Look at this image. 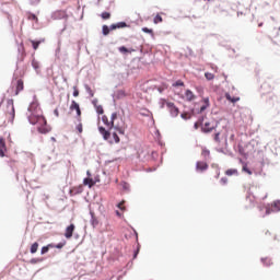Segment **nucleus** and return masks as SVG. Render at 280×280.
<instances>
[{
  "label": "nucleus",
  "mask_w": 280,
  "mask_h": 280,
  "mask_svg": "<svg viewBox=\"0 0 280 280\" xmlns=\"http://www.w3.org/2000/svg\"><path fill=\"white\" fill-rule=\"evenodd\" d=\"M164 104L171 116L178 117L180 110L176 107V105L173 102H165Z\"/></svg>",
  "instance_id": "nucleus-5"
},
{
  "label": "nucleus",
  "mask_w": 280,
  "mask_h": 280,
  "mask_svg": "<svg viewBox=\"0 0 280 280\" xmlns=\"http://www.w3.org/2000/svg\"><path fill=\"white\" fill-rule=\"evenodd\" d=\"M56 117H59L58 109H55Z\"/></svg>",
  "instance_id": "nucleus-48"
},
{
  "label": "nucleus",
  "mask_w": 280,
  "mask_h": 280,
  "mask_svg": "<svg viewBox=\"0 0 280 280\" xmlns=\"http://www.w3.org/2000/svg\"><path fill=\"white\" fill-rule=\"evenodd\" d=\"M201 156H203V159L207 161V159H209V156H211V151H209L207 148H202Z\"/></svg>",
  "instance_id": "nucleus-18"
},
{
  "label": "nucleus",
  "mask_w": 280,
  "mask_h": 280,
  "mask_svg": "<svg viewBox=\"0 0 280 280\" xmlns=\"http://www.w3.org/2000/svg\"><path fill=\"white\" fill-rule=\"evenodd\" d=\"M70 110H75L77 121H80V117H82V109H80V104H78L75 101H72L70 104Z\"/></svg>",
  "instance_id": "nucleus-6"
},
{
  "label": "nucleus",
  "mask_w": 280,
  "mask_h": 280,
  "mask_svg": "<svg viewBox=\"0 0 280 280\" xmlns=\"http://www.w3.org/2000/svg\"><path fill=\"white\" fill-rule=\"evenodd\" d=\"M86 91H88V93L91 95V97H93V90H91V88H86Z\"/></svg>",
  "instance_id": "nucleus-45"
},
{
  "label": "nucleus",
  "mask_w": 280,
  "mask_h": 280,
  "mask_svg": "<svg viewBox=\"0 0 280 280\" xmlns=\"http://www.w3.org/2000/svg\"><path fill=\"white\" fill-rule=\"evenodd\" d=\"M215 129V127L213 125H211V122H205V125L201 127L202 132H213V130Z\"/></svg>",
  "instance_id": "nucleus-12"
},
{
  "label": "nucleus",
  "mask_w": 280,
  "mask_h": 280,
  "mask_svg": "<svg viewBox=\"0 0 280 280\" xmlns=\"http://www.w3.org/2000/svg\"><path fill=\"white\" fill-rule=\"evenodd\" d=\"M67 242L58 243L57 245H54V248H65Z\"/></svg>",
  "instance_id": "nucleus-39"
},
{
  "label": "nucleus",
  "mask_w": 280,
  "mask_h": 280,
  "mask_svg": "<svg viewBox=\"0 0 280 280\" xmlns=\"http://www.w3.org/2000/svg\"><path fill=\"white\" fill-rule=\"evenodd\" d=\"M19 51L22 52L21 60H24V58H25V47L23 45H21V48H19Z\"/></svg>",
  "instance_id": "nucleus-37"
},
{
  "label": "nucleus",
  "mask_w": 280,
  "mask_h": 280,
  "mask_svg": "<svg viewBox=\"0 0 280 280\" xmlns=\"http://www.w3.org/2000/svg\"><path fill=\"white\" fill-rule=\"evenodd\" d=\"M116 214L119 215V217H121V213H119V211H116Z\"/></svg>",
  "instance_id": "nucleus-53"
},
{
  "label": "nucleus",
  "mask_w": 280,
  "mask_h": 280,
  "mask_svg": "<svg viewBox=\"0 0 280 280\" xmlns=\"http://www.w3.org/2000/svg\"><path fill=\"white\" fill-rule=\"evenodd\" d=\"M82 191H84V186H82V185L74 186L70 189V195L78 196V194H82Z\"/></svg>",
  "instance_id": "nucleus-10"
},
{
  "label": "nucleus",
  "mask_w": 280,
  "mask_h": 280,
  "mask_svg": "<svg viewBox=\"0 0 280 280\" xmlns=\"http://www.w3.org/2000/svg\"><path fill=\"white\" fill-rule=\"evenodd\" d=\"M83 185L91 188V187L95 186V180H93V178H91V177H86L83 179Z\"/></svg>",
  "instance_id": "nucleus-17"
},
{
  "label": "nucleus",
  "mask_w": 280,
  "mask_h": 280,
  "mask_svg": "<svg viewBox=\"0 0 280 280\" xmlns=\"http://www.w3.org/2000/svg\"><path fill=\"white\" fill-rule=\"evenodd\" d=\"M116 119H117V113H113L110 116V119H108V116L106 115L102 117V121L106 126V128H108V130H113V128H115L116 130H119V128H121V125H119V122H115Z\"/></svg>",
  "instance_id": "nucleus-2"
},
{
  "label": "nucleus",
  "mask_w": 280,
  "mask_h": 280,
  "mask_svg": "<svg viewBox=\"0 0 280 280\" xmlns=\"http://www.w3.org/2000/svg\"><path fill=\"white\" fill-rule=\"evenodd\" d=\"M218 173H217V178H219V176H220V171H217Z\"/></svg>",
  "instance_id": "nucleus-52"
},
{
  "label": "nucleus",
  "mask_w": 280,
  "mask_h": 280,
  "mask_svg": "<svg viewBox=\"0 0 280 280\" xmlns=\"http://www.w3.org/2000/svg\"><path fill=\"white\" fill-rule=\"evenodd\" d=\"M196 170L197 172H206V170H209V164H207V162L198 161L196 163Z\"/></svg>",
  "instance_id": "nucleus-9"
},
{
  "label": "nucleus",
  "mask_w": 280,
  "mask_h": 280,
  "mask_svg": "<svg viewBox=\"0 0 280 280\" xmlns=\"http://www.w3.org/2000/svg\"><path fill=\"white\" fill-rule=\"evenodd\" d=\"M8 152V145H5V139L0 138V158L3 159Z\"/></svg>",
  "instance_id": "nucleus-8"
},
{
  "label": "nucleus",
  "mask_w": 280,
  "mask_h": 280,
  "mask_svg": "<svg viewBox=\"0 0 280 280\" xmlns=\"http://www.w3.org/2000/svg\"><path fill=\"white\" fill-rule=\"evenodd\" d=\"M126 22H119V23H117V24H112L110 26H109V31H113V30H121V28H124V27H126Z\"/></svg>",
  "instance_id": "nucleus-15"
},
{
  "label": "nucleus",
  "mask_w": 280,
  "mask_h": 280,
  "mask_svg": "<svg viewBox=\"0 0 280 280\" xmlns=\"http://www.w3.org/2000/svg\"><path fill=\"white\" fill-rule=\"evenodd\" d=\"M142 32H144V34H151V36H154V31L152 28L143 27Z\"/></svg>",
  "instance_id": "nucleus-29"
},
{
  "label": "nucleus",
  "mask_w": 280,
  "mask_h": 280,
  "mask_svg": "<svg viewBox=\"0 0 280 280\" xmlns=\"http://www.w3.org/2000/svg\"><path fill=\"white\" fill-rule=\"evenodd\" d=\"M242 170H243V172H246V164L245 163H243Z\"/></svg>",
  "instance_id": "nucleus-47"
},
{
  "label": "nucleus",
  "mask_w": 280,
  "mask_h": 280,
  "mask_svg": "<svg viewBox=\"0 0 280 280\" xmlns=\"http://www.w3.org/2000/svg\"><path fill=\"white\" fill-rule=\"evenodd\" d=\"M118 51H120V54H132V51H135V49L129 50L125 46H121V47L118 48Z\"/></svg>",
  "instance_id": "nucleus-22"
},
{
  "label": "nucleus",
  "mask_w": 280,
  "mask_h": 280,
  "mask_svg": "<svg viewBox=\"0 0 280 280\" xmlns=\"http://www.w3.org/2000/svg\"><path fill=\"white\" fill-rule=\"evenodd\" d=\"M225 175L226 176H237V170L229 168L228 171H225Z\"/></svg>",
  "instance_id": "nucleus-21"
},
{
  "label": "nucleus",
  "mask_w": 280,
  "mask_h": 280,
  "mask_svg": "<svg viewBox=\"0 0 280 280\" xmlns=\"http://www.w3.org/2000/svg\"><path fill=\"white\" fill-rule=\"evenodd\" d=\"M113 138H114L115 143H119V136H117L116 132L113 133Z\"/></svg>",
  "instance_id": "nucleus-41"
},
{
  "label": "nucleus",
  "mask_w": 280,
  "mask_h": 280,
  "mask_svg": "<svg viewBox=\"0 0 280 280\" xmlns=\"http://www.w3.org/2000/svg\"><path fill=\"white\" fill-rule=\"evenodd\" d=\"M214 141H217V143H220V132L214 135Z\"/></svg>",
  "instance_id": "nucleus-43"
},
{
  "label": "nucleus",
  "mask_w": 280,
  "mask_h": 280,
  "mask_svg": "<svg viewBox=\"0 0 280 280\" xmlns=\"http://www.w3.org/2000/svg\"><path fill=\"white\" fill-rule=\"evenodd\" d=\"M32 67L35 69V71H38V69H40V63H38V61H36V60H33Z\"/></svg>",
  "instance_id": "nucleus-31"
},
{
  "label": "nucleus",
  "mask_w": 280,
  "mask_h": 280,
  "mask_svg": "<svg viewBox=\"0 0 280 280\" xmlns=\"http://www.w3.org/2000/svg\"><path fill=\"white\" fill-rule=\"evenodd\" d=\"M49 248H54L52 244H48L47 246L42 247V255H45L47 253H49Z\"/></svg>",
  "instance_id": "nucleus-23"
},
{
  "label": "nucleus",
  "mask_w": 280,
  "mask_h": 280,
  "mask_svg": "<svg viewBox=\"0 0 280 280\" xmlns=\"http://www.w3.org/2000/svg\"><path fill=\"white\" fill-rule=\"evenodd\" d=\"M86 174H88L89 178H91V172L88 171Z\"/></svg>",
  "instance_id": "nucleus-51"
},
{
  "label": "nucleus",
  "mask_w": 280,
  "mask_h": 280,
  "mask_svg": "<svg viewBox=\"0 0 280 280\" xmlns=\"http://www.w3.org/2000/svg\"><path fill=\"white\" fill-rule=\"evenodd\" d=\"M173 86H185V82H183V80H177L175 83H173Z\"/></svg>",
  "instance_id": "nucleus-35"
},
{
  "label": "nucleus",
  "mask_w": 280,
  "mask_h": 280,
  "mask_svg": "<svg viewBox=\"0 0 280 280\" xmlns=\"http://www.w3.org/2000/svg\"><path fill=\"white\" fill-rule=\"evenodd\" d=\"M37 252H38V243H33L32 246H31L32 255H34Z\"/></svg>",
  "instance_id": "nucleus-25"
},
{
  "label": "nucleus",
  "mask_w": 280,
  "mask_h": 280,
  "mask_svg": "<svg viewBox=\"0 0 280 280\" xmlns=\"http://www.w3.org/2000/svg\"><path fill=\"white\" fill-rule=\"evenodd\" d=\"M198 127H199V125H198V122H196V124H195L196 130H198Z\"/></svg>",
  "instance_id": "nucleus-50"
},
{
  "label": "nucleus",
  "mask_w": 280,
  "mask_h": 280,
  "mask_svg": "<svg viewBox=\"0 0 280 280\" xmlns=\"http://www.w3.org/2000/svg\"><path fill=\"white\" fill-rule=\"evenodd\" d=\"M225 98L228 100V102H231L232 104H235V102H240V97H233L229 93L225 94Z\"/></svg>",
  "instance_id": "nucleus-19"
},
{
  "label": "nucleus",
  "mask_w": 280,
  "mask_h": 280,
  "mask_svg": "<svg viewBox=\"0 0 280 280\" xmlns=\"http://www.w3.org/2000/svg\"><path fill=\"white\" fill-rule=\"evenodd\" d=\"M221 183H222L223 185H226V183H229V179H228L226 177H223V178H221Z\"/></svg>",
  "instance_id": "nucleus-44"
},
{
  "label": "nucleus",
  "mask_w": 280,
  "mask_h": 280,
  "mask_svg": "<svg viewBox=\"0 0 280 280\" xmlns=\"http://www.w3.org/2000/svg\"><path fill=\"white\" fill-rule=\"evenodd\" d=\"M153 23H155V25L159 24V23H163V18L160 14H158L154 18Z\"/></svg>",
  "instance_id": "nucleus-27"
},
{
  "label": "nucleus",
  "mask_w": 280,
  "mask_h": 280,
  "mask_svg": "<svg viewBox=\"0 0 280 280\" xmlns=\"http://www.w3.org/2000/svg\"><path fill=\"white\" fill-rule=\"evenodd\" d=\"M5 115L9 119H11V121H14V117L16 115V112L14 109V101L13 100H9L7 101V110H5Z\"/></svg>",
  "instance_id": "nucleus-3"
},
{
  "label": "nucleus",
  "mask_w": 280,
  "mask_h": 280,
  "mask_svg": "<svg viewBox=\"0 0 280 280\" xmlns=\"http://www.w3.org/2000/svg\"><path fill=\"white\" fill-rule=\"evenodd\" d=\"M272 207L275 208V211H280V201H275Z\"/></svg>",
  "instance_id": "nucleus-36"
},
{
  "label": "nucleus",
  "mask_w": 280,
  "mask_h": 280,
  "mask_svg": "<svg viewBox=\"0 0 280 280\" xmlns=\"http://www.w3.org/2000/svg\"><path fill=\"white\" fill-rule=\"evenodd\" d=\"M124 205H126V201H120L118 205H117V207H118V209H120V211H126V206H124Z\"/></svg>",
  "instance_id": "nucleus-32"
},
{
  "label": "nucleus",
  "mask_w": 280,
  "mask_h": 280,
  "mask_svg": "<svg viewBox=\"0 0 280 280\" xmlns=\"http://www.w3.org/2000/svg\"><path fill=\"white\" fill-rule=\"evenodd\" d=\"M32 108H34V104L28 107V110L32 113Z\"/></svg>",
  "instance_id": "nucleus-49"
},
{
  "label": "nucleus",
  "mask_w": 280,
  "mask_h": 280,
  "mask_svg": "<svg viewBox=\"0 0 280 280\" xmlns=\"http://www.w3.org/2000/svg\"><path fill=\"white\" fill-rule=\"evenodd\" d=\"M96 113H98V115H104V107H102V105L96 106Z\"/></svg>",
  "instance_id": "nucleus-38"
},
{
  "label": "nucleus",
  "mask_w": 280,
  "mask_h": 280,
  "mask_svg": "<svg viewBox=\"0 0 280 280\" xmlns=\"http://www.w3.org/2000/svg\"><path fill=\"white\" fill-rule=\"evenodd\" d=\"M110 34V28L107 25H103V35L108 36Z\"/></svg>",
  "instance_id": "nucleus-28"
},
{
  "label": "nucleus",
  "mask_w": 280,
  "mask_h": 280,
  "mask_svg": "<svg viewBox=\"0 0 280 280\" xmlns=\"http://www.w3.org/2000/svg\"><path fill=\"white\" fill-rule=\"evenodd\" d=\"M91 224L94 229H95V226H98V224H100V221L96 219L95 214H92Z\"/></svg>",
  "instance_id": "nucleus-24"
},
{
  "label": "nucleus",
  "mask_w": 280,
  "mask_h": 280,
  "mask_svg": "<svg viewBox=\"0 0 280 280\" xmlns=\"http://www.w3.org/2000/svg\"><path fill=\"white\" fill-rule=\"evenodd\" d=\"M23 89H25V85L21 79L16 80V81H12L11 91H12L13 95H19V93L21 91H23Z\"/></svg>",
  "instance_id": "nucleus-4"
},
{
  "label": "nucleus",
  "mask_w": 280,
  "mask_h": 280,
  "mask_svg": "<svg viewBox=\"0 0 280 280\" xmlns=\"http://www.w3.org/2000/svg\"><path fill=\"white\" fill-rule=\"evenodd\" d=\"M75 130H77L78 135H82V132H84V126L82 125V117H80V120H78Z\"/></svg>",
  "instance_id": "nucleus-16"
},
{
  "label": "nucleus",
  "mask_w": 280,
  "mask_h": 280,
  "mask_svg": "<svg viewBox=\"0 0 280 280\" xmlns=\"http://www.w3.org/2000/svg\"><path fill=\"white\" fill-rule=\"evenodd\" d=\"M238 152H240V154H242V156L246 155V150L243 148L242 144H238Z\"/></svg>",
  "instance_id": "nucleus-34"
},
{
  "label": "nucleus",
  "mask_w": 280,
  "mask_h": 280,
  "mask_svg": "<svg viewBox=\"0 0 280 280\" xmlns=\"http://www.w3.org/2000/svg\"><path fill=\"white\" fill-rule=\"evenodd\" d=\"M101 16H102V19H103L104 21H108V19H110V13H108V12H103V13L101 14Z\"/></svg>",
  "instance_id": "nucleus-33"
},
{
  "label": "nucleus",
  "mask_w": 280,
  "mask_h": 280,
  "mask_svg": "<svg viewBox=\"0 0 280 280\" xmlns=\"http://www.w3.org/2000/svg\"><path fill=\"white\" fill-rule=\"evenodd\" d=\"M185 97H186L187 102H194V100H196V95L194 94V92L191 90H186Z\"/></svg>",
  "instance_id": "nucleus-14"
},
{
  "label": "nucleus",
  "mask_w": 280,
  "mask_h": 280,
  "mask_svg": "<svg viewBox=\"0 0 280 280\" xmlns=\"http://www.w3.org/2000/svg\"><path fill=\"white\" fill-rule=\"evenodd\" d=\"M32 45H33V49L36 51V49H38V47L40 46V40L36 42V40H31Z\"/></svg>",
  "instance_id": "nucleus-30"
},
{
  "label": "nucleus",
  "mask_w": 280,
  "mask_h": 280,
  "mask_svg": "<svg viewBox=\"0 0 280 280\" xmlns=\"http://www.w3.org/2000/svg\"><path fill=\"white\" fill-rule=\"evenodd\" d=\"M247 174H250V171L246 170Z\"/></svg>",
  "instance_id": "nucleus-54"
},
{
  "label": "nucleus",
  "mask_w": 280,
  "mask_h": 280,
  "mask_svg": "<svg viewBox=\"0 0 280 280\" xmlns=\"http://www.w3.org/2000/svg\"><path fill=\"white\" fill-rule=\"evenodd\" d=\"M180 117H182V119H189V114L188 113H183L182 115H180Z\"/></svg>",
  "instance_id": "nucleus-42"
},
{
  "label": "nucleus",
  "mask_w": 280,
  "mask_h": 280,
  "mask_svg": "<svg viewBox=\"0 0 280 280\" xmlns=\"http://www.w3.org/2000/svg\"><path fill=\"white\" fill-rule=\"evenodd\" d=\"M80 95V91L78 90V86L73 88V97H78Z\"/></svg>",
  "instance_id": "nucleus-40"
},
{
  "label": "nucleus",
  "mask_w": 280,
  "mask_h": 280,
  "mask_svg": "<svg viewBox=\"0 0 280 280\" xmlns=\"http://www.w3.org/2000/svg\"><path fill=\"white\" fill-rule=\"evenodd\" d=\"M98 132L103 135V138L107 141V139H110V131L106 130L104 127H98Z\"/></svg>",
  "instance_id": "nucleus-13"
},
{
  "label": "nucleus",
  "mask_w": 280,
  "mask_h": 280,
  "mask_svg": "<svg viewBox=\"0 0 280 280\" xmlns=\"http://www.w3.org/2000/svg\"><path fill=\"white\" fill-rule=\"evenodd\" d=\"M201 107H200V113H205L206 109L209 108V106H211V103L209 102V97H205L201 100Z\"/></svg>",
  "instance_id": "nucleus-11"
},
{
  "label": "nucleus",
  "mask_w": 280,
  "mask_h": 280,
  "mask_svg": "<svg viewBox=\"0 0 280 280\" xmlns=\"http://www.w3.org/2000/svg\"><path fill=\"white\" fill-rule=\"evenodd\" d=\"M28 121L33 126H37V131L40 135H47L51 132V127L47 125V119L43 116L40 107H36L34 112L28 116Z\"/></svg>",
  "instance_id": "nucleus-1"
},
{
  "label": "nucleus",
  "mask_w": 280,
  "mask_h": 280,
  "mask_svg": "<svg viewBox=\"0 0 280 280\" xmlns=\"http://www.w3.org/2000/svg\"><path fill=\"white\" fill-rule=\"evenodd\" d=\"M205 78L209 81L214 80L215 79V74L211 73V72H206L205 73Z\"/></svg>",
  "instance_id": "nucleus-26"
},
{
  "label": "nucleus",
  "mask_w": 280,
  "mask_h": 280,
  "mask_svg": "<svg viewBox=\"0 0 280 280\" xmlns=\"http://www.w3.org/2000/svg\"><path fill=\"white\" fill-rule=\"evenodd\" d=\"M75 231V224H70L66 228L65 237L66 240H71L73 237V232Z\"/></svg>",
  "instance_id": "nucleus-7"
},
{
  "label": "nucleus",
  "mask_w": 280,
  "mask_h": 280,
  "mask_svg": "<svg viewBox=\"0 0 280 280\" xmlns=\"http://www.w3.org/2000/svg\"><path fill=\"white\" fill-rule=\"evenodd\" d=\"M261 262L264 266H272V259L270 257H262Z\"/></svg>",
  "instance_id": "nucleus-20"
},
{
  "label": "nucleus",
  "mask_w": 280,
  "mask_h": 280,
  "mask_svg": "<svg viewBox=\"0 0 280 280\" xmlns=\"http://www.w3.org/2000/svg\"><path fill=\"white\" fill-rule=\"evenodd\" d=\"M30 19H32V21H38V18H36V15H34V14H32V15L30 16Z\"/></svg>",
  "instance_id": "nucleus-46"
}]
</instances>
